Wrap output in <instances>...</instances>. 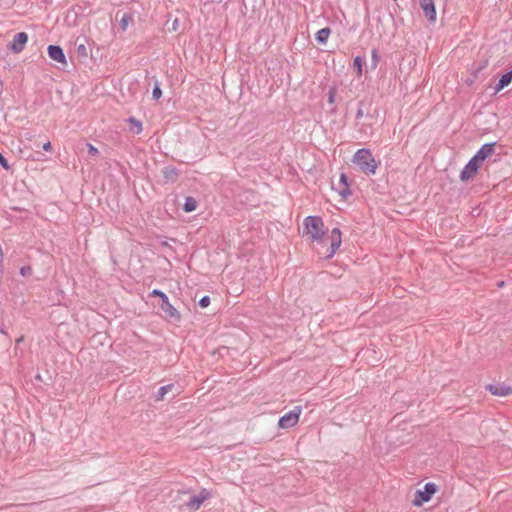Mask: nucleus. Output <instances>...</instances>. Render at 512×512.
<instances>
[{
	"mask_svg": "<svg viewBox=\"0 0 512 512\" xmlns=\"http://www.w3.org/2000/svg\"><path fill=\"white\" fill-rule=\"evenodd\" d=\"M352 163L365 175H374L379 166V162L375 160L369 149H358L353 157Z\"/></svg>",
	"mask_w": 512,
	"mask_h": 512,
	"instance_id": "f257e3e1",
	"label": "nucleus"
},
{
	"mask_svg": "<svg viewBox=\"0 0 512 512\" xmlns=\"http://www.w3.org/2000/svg\"><path fill=\"white\" fill-rule=\"evenodd\" d=\"M326 231L324 222L319 216H307L303 221V237H307L312 242L322 243Z\"/></svg>",
	"mask_w": 512,
	"mask_h": 512,
	"instance_id": "f03ea898",
	"label": "nucleus"
},
{
	"mask_svg": "<svg viewBox=\"0 0 512 512\" xmlns=\"http://www.w3.org/2000/svg\"><path fill=\"white\" fill-rule=\"evenodd\" d=\"M438 486L432 482L426 483L423 490H417L413 499V505L416 507L421 506L423 503L428 502L432 496L437 492Z\"/></svg>",
	"mask_w": 512,
	"mask_h": 512,
	"instance_id": "7ed1b4c3",
	"label": "nucleus"
},
{
	"mask_svg": "<svg viewBox=\"0 0 512 512\" xmlns=\"http://www.w3.org/2000/svg\"><path fill=\"white\" fill-rule=\"evenodd\" d=\"M300 413L301 407L296 406L293 410L280 417L278 422L279 427L282 429H287L295 426L299 420Z\"/></svg>",
	"mask_w": 512,
	"mask_h": 512,
	"instance_id": "20e7f679",
	"label": "nucleus"
},
{
	"mask_svg": "<svg viewBox=\"0 0 512 512\" xmlns=\"http://www.w3.org/2000/svg\"><path fill=\"white\" fill-rule=\"evenodd\" d=\"M480 165L481 162L473 156L461 171V181L467 182L470 179L474 178L478 172V169L480 168Z\"/></svg>",
	"mask_w": 512,
	"mask_h": 512,
	"instance_id": "39448f33",
	"label": "nucleus"
},
{
	"mask_svg": "<svg viewBox=\"0 0 512 512\" xmlns=\"http://www.w3.org/2000/svg\"><path fill=\"white\" fill-rule=\"evenodd\" d=\"M27 41V33L19 32L14 35L13 40L9 44V49L14 53H20L24 50Z\"/></svg>",
	"mask_w": 512,
	"mask_h": 512,
	"instance_id": "423d86ee",
	"label": "nucleus"
},
{
	"mask_svg": "<svg viewBox=\"0 0 512 512\" xmlns=\"http://www.w3.org/2000/svg\"><path fill=\"white\" fill-rule=\"evenodd\" d=\"M330 250L329 253L326 255V258H331L334 256L336 251L339 249L342 243L341 239V231L339 228L332 229L330 233Z\"/></svg>",
	"mask_w": 512,
	"mask_h": 512,
	"instance_id": "0eeeda50",
	"label": "nucleus"
},
{
	"mask_svg": "<svg viewBox=\"0 0 512 512\" xmlns=\"http://www.w3.org/2000/svg\"><path fill=\"white\" fill-rule=\"evenodd\" d=\"M160 308L167 318L174 321H180L181 315L179 311L170 303L168 298H165V300L161 302Z\"/></svg>",
	"mask_w": 512,
	"mask_h": 512,
	"instance_id": "6e6552de",
	"label": "nucleus"
},
{
	"mask_svg": "<svg viewBox=\"0 0 512 512\" xmlns=\"http://www.w3.org/2000/svg\"><path fill=\"white\" fill-rule=\"evenodd\" d=\"M332 187L333 189H335L338 194L343 198V199H346L348 196L351 195V190L349 188V184H348V177L346 176V174L342 173L340 175V178H339V182H338V185L335 186L333 183H332Z\"/></svg>",
	"mask_w": 512,
	"mask_h": 512,
	"instance_id": "1a4fd4ad",
	"label": "nucleus"
},
{
	"mask_svg": "<svg viewBox=\"0 0 512 512\" xmlns=\"http://www.w3.org/2000/svg\"><path fill=\"white\" fill-rule=\"evenodd\" d=\"M420 6L426 18L430 22H434L436 20V8L434 0H420Z\"/></svg>",
	"mask_w": 512,
	"mask_h": 512,
	"instance_id": "9d476101",
	"label": "nucleus"
},
{
	"mask_svg": "<svg viewBox=\"0 0 512 512\" xmlns=\"http://www.w3.org/2000/svg\"><path fill=\"white\" fill-rule=\"evenodd\" d=\"M208 492L206 490H202L199 495L191 496L190 499L186 502V506L192 510L196 511L200 508L201 504L207 499Z\"/></svg>",
	"mask_w": 512,
	"mask_h": 512,
	"instance_id": "9b49d317",
	"label": "nucleus"
},
{
	"mask_svg": "<svg viewBox=\"0 0 512 512\" xmlns=\"http://www.w3.org/2000/svg\"><path fill=\"white\" fill-rule=\"evenodd\" d=\"M49 57L62 64H66V57L63 49L59 45H49L47 48Z\"/></svg>",
	"mask_w": 512,
	"mask_h": 512,
	"instance_id": "f8f14e48",
	"label": "nucleus"
},
{
	"mask_svg": "<svg viewBox=\"0 0 512 512\" xmlns=\"http://www.w3.org/2000/svg\"><path fill=\"white\" fill-rule=\"evenodd\" d=\"M495 144V142H492L482 145L481 148L474 155V157L482 163L485 159H487L489 156L493 154Z\"/></svg>",
	"mask_w": 512,
	"mask_h": 512,
	"instance_id": "ddd939ff",
	"label": "nucleus"
},
{
	"mask_svg": "<svg viewBox=\"0 0 512 512\" xmlns=\"http://www.w3.org/2000/svg\"><path fill=\"white\" fill-rule=\"evenodd\" d=\"M487 389L496 396H508L512 394V387L503 384H489Z\"/></svg>",
	"mask_w": 512,
	"mask_h": 512,
	"instance_id": "4468645a",
	"label": "nucleus"
},
{
	"mask_svg": "<svg viewBox=\"0 0 512 512\" xmlns=\"http://www.w3.org/2000/svg\"><path fill=\"white\" fill-rule=\"evenodd\" d=\"M162 174L167 182H176L180 175V171L176 167L167 166L162 169Z\"/></svg>",
	"mask_w": 512,
	"mask_h": 512,
	"instance_id": "2eb2a0df",
	"label": "nucleus"
},
{
	"mask_svg": "<svg viewBox=\"0 0 512 512\" xmlns=\"http://www.w3.org/2000/svg\"><path fill=\"white\" fill-rule=\"evenodd\" d=\"M511 82H512V69L501 76L497 85L495 86L494 94H497L498 92H500L502 89L507 87Z\"/></svg>",
	"mask_w": 512,
	"mask_h": 512,
	"instance_id": "dca6fc26",
	"label": "nucleus"
},
{
	"mask_svg": "<svg viewBox=\"0 0 512 512\" xmlns=\"http://www.w3.org/2000/svg\"><path fill=\"white\" fill-rule=\"evenodd\" d=\"M370 106H371V102L369 100L359 101L358 109L356 112V119H361L364 116H369Z\"/></svg>",
	"mask_w": 512,
	"mask_h": 512,
	"instance_id": "f3484780",
	"label": "nucleus"
},
{
	"mask_svg": "<svg viewBox=\"0 0 512 512\" xmlns=\"http://www.w3.org/2000/svg\"><path fill=\"white\" fill-rule=\"evenodd\" d=\"M127 122L129 123V130L134 134H140L143 130L142 123L135 117H129L127 119Z\"/></svg>",
	"mask_w": 512,
	"mask_h": 512,
	"instance_id": "a211bd4d",
	"label": "nucleus"
},
{
	"mask_svg": "<svg viewBox=\"0 0 512 512\" xmlns=\"http://www.w3.org/2000/svg\"><path fill=\"white\" fill-rule=\"evenodd\" d=\"M331 34V29L328 28V27H325V28H322L320 29L317 33H316V40L319 44H326L329 36Z\"/></svg>",
	"mask_w": 512,
	"mask_h": 512,
	"instance_id": "6ab92c4d",
	"label": "nucleus"
},
{
	"mask_svg": "<svg viewBox=\"0 0 512 512\" xmlns=\"http://www.w3.org/2000/svg\"><path fill=\"white\" fill-rule=\"evenodd\" d=\"M197 208V201L193 197H186L183 210L187 213L193 212Z\"/></svg>",
	"mask_w": 512,
	"mask_h": 512,
	"instance_id": "aec40b11",
	"label": "nucleus"
},
{
	"mask_svg": "<svg viewBox=\"0 0 512 512\" xmlns=\"http://www.w3.org/2000/svg\"><path fill=\"white\" fill-rule=\"evenodd\" d=\"M173 388L172 384H168L165 386H162L158 389L157 393L155 394L154 398L156 401H162L165 397V395L171 391Z\"/></svg>",
	"mask_w": 512,
	"mask_h": 512,
	"instance_id": "412c9836",
	"label": "nucleus"
},
{
	"mask_svg": "<svg viewBox=\"0 0 512 512\" xmlns=\"http://www.w3.org/2000/svg\"><path fill=\"white\" fill-rule=\"evenodd\" d=\"M364 59L361 56H356L353 60V67L356 69L357 76L362 75Z\"/></svg>",
	"mask_w": 512,
	"mask_h": 512,
	"instance_id": "4be33fe9",
	"label": "nucleus"
},
{
	"mask_svg": "<svg viewBox=\"0 0 512 512\" xmlns=\"http://www.w3.org/2000/svg\"><path fill=\"white\" fill-rule=\"evenodd\" d=\"M161 96H162V90L160 88V83L157 80H155V85L152 90V97H153V99L158 100V99H160Z\"/></svg>",
	"mask_w": 512,
	"mask_h": 512,
	"instance_id": "5701e85b",
	"label": "nucleus"
},
{
	"mask_svg": "<svg viewBox=\"0 0 512 512\" xmlns=\"http://www.w3.org/2000/svg\"><path fill=\"white\" fill-rule=\"evenodd\" d=\"M380 61V56L376 49H373L371 52V67L375 69Z\"/></svg>",
	"mask_w": 512,
	"mask_h": 512,
	"instance_id": "b1692460",
	"label": "nucleus"
},
{
	"mask_svg": "<svg viewBox=\"0 0 512 512\" xmlns=\"http://www.w3.org/2000/svg\"><path fill=\"white\" fill-rule=\"evenodd\" d=\"M336 87L335 86H332L329 88L328 90V93H327V97H328V103L329 104H334L335 101H336Z\"/></svg>",
	"mask_w": 512,
	"mask_h": 512,
	"instance_id": "393cba45",
	"label": "nucleus"
},
{
	"mask_svg": "<svg viewBox=\"0 0 512 512\" xmlns=\"http://www.w3.org/2000/svg\"><path fill=\"white\" fill-rule=\"evenodd\" d=\"M132 20V17L128 14H124L120 20V26L123 30H126L129 22Z\"/></svg>",
	"mask_w": 512,
	"mask_h": 512,
	"instance_id": "a878e982",
	"label": "nucleus"
},
{
	"mask_svg": "<svg viewBox=\"0 0 512 512\" xmlns=\"http://www.w3.org/2000/svg\"><path fill=\"white\" fill-rule=\"evenodd\" d=\"M77 53L79 56L86 58L88 56L87 47L84 44H79L77 46Z\"/></svg>",
	"mask_w": 512,
	"mask_h": 512,
	"instance_id": "bb28decb",
	"label": "nucleus"
},
{
	"mask_svg": "<svg viewBox=\"0 0 512 512\" xmlns=\"http://www.w3.org/2000/svg\"><path fill=\"white\" fill-rule=\"evenodd\" d=\"M87 150H88V155L91 157H96L99 154V150L90 143L87 144Z\"/></svg>",
	"mask_w": 512,
	"mask_h": 512,
	"instance_id": "cd10ccee",
	"label": "nucleus"
},
{
	"mask_svg": "<svg viewBox=\"0 0 512 512\" xmlns=\"http://www.w3.org/2000/svg\"><path fill=\"white\" fill-rule=\"evenodd\" d=\"M152 297H159L161 298V302H163L165 300V298H168L167 295L162 292L161 290H158V289H154L151 294H150Z\"/></svg>",
	"mask_w": 512,
	"mask_h": 512,
	"instance_id": "c85d7f7f",
	"label": "nucleus"
},
{
	"mask_svg": "<svg viewBox=\"0 0 512 512\" xmlns=\"http://www.w3.org/2000/svg\"><path fill=\"white\" fill-rule=\"evenodd\" d=\"M210 304V297L209 296H203L199 301V306L202 308L208 307Z\"/></svg>",
	"mask_w": 512,
	"mask_h": 512,
	"instance_id": "c756f323",
	"label": "nucleus"
},
{
	"mask_svg": "<svg viewBox=\"0 0 512 512\" xmlns=\"http://www.w3.org/2000/svg\"><path fill=\"white\" fill-rule=\"evenodd\" d=\"M0 165L5 169L9 170L10 166L8 164L7 159L0 153Z\"/></svg>",
	"mask_w": 512,
	"mask_h": 512,
	"instance_id": "7c9ffc66",
	"label": "nucleus"
},
{
	"mask_svg": "<svg viewBox=\"0 0 512 512\" xmlns=\"http://www.w3.org/2000/svg\"><path fill=\"white\" fill-rule=\"evenodd\" d=\"M30 270H31L30 267H22L20 272H21L22 275L25 276V275H28L30 273Z\"/></svg>",
	"mask_w": 512,
	"mask_h": 512,
	"instance_id": "2f4dec72",
	"label": "nucleus"
},
{
	"mask_svg": "<svg viewBox=\"0 0 512 512\" xmlns=\"http://www.w3.org/2000/svg\"><path fill=\"white\" fill-rule=\"evenodd\" d=\"M43 149L45 151H50L52 149V146H51V143L50 142H47L43 145Z\"/></svg>",
	"mask_w": 512,
	"mask_h": 512,
	"instance_id": "473e14b6",
	"label": "nucleus"
},
{
	"mask_svg": "<svg viewBox=\"0 0 512 512\" xmlns=\"http://www.w3.org/2000/svg\"><path fill=\"white\" fill-rule=\"evenodd\" d=\"M503 285H504V282H500V283L498 284V286H499V287H502Z\"/></svg>",
	"mask_w": 512,
	"mask_h": 512,
	"instance_id": "72a5a7b5",
	"label": "nucleus"
},
{
	"mask_svg": "<svg viewBox=\"0 0 512 512\" xmlns=\"http://www.w3.org/2000/svg\"><path fill=\"white\" fill-rule=\"evenodd\" d=\"M23 340V337H20L19 339H17V342H21Z\"/></svg>",
	"mask_w": 512,
	"mask_h": 512,
	"instance_id": "f704fd0d",
	"label": "nucleus"
}]
</instances>
